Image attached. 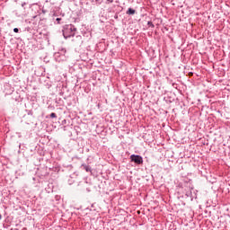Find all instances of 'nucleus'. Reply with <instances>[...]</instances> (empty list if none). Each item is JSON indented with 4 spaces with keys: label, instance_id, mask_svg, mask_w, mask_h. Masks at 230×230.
Segmentation results:
<instances>
[{
    "label": "nucleus",
    "instance_id": "nucleus-1",
    "mask_svg": "<svg viewBox=\"0 0 230 230\" xmlns=\"http://www.w3.org/2000/svg\"><path fill=\"white\" fill-rule=\"evenodd\" d=\"M130 159L133 163H136V164H143V157L139 155H132Z\"/></svg>",
    "mask_w": 230,
    "mask_h": 230
},
{
    "label": "nucleus",
    "instance_id": "nucleus-2",
    "mask_svg": "<svg viewBox=\"0 0 230 230\" xmlns=\"http://www.w3.org/2000/svg\"><path fill=\"white\" fill-rule=\"evenodd\" d=\"M127 13L128 15H134V13H136V10L132 9V8H129L128 11H127Z\"/></svg>",
    "mask_w": 230,
    "mask_h": 230
},
{
    "label": "nucleus",
    "instance_id": "nucleus-3",
    "mask_svg": "<svg viewBox=\"0 0 230 230\" xmlns=\"http://www.w3.org/2000/svg\"><path fill=\"white\" fill-rule=\"evenodd\" d=\"M50 118H57V114L56 113H51Z\"/></svg>",
    "mask_w": 230,
    "mask_h": 230
},
{
    "label": "nucleus",
    "instance_id": "nucleus-4",
    "mask_svg": "<svg viewBox=\"0 0 230 230\" xmlns=\"http://www.w3.org/2000/svg\"><path fill=\"white\" fill-rule=\"evenodd\" d=\"M13 31H14V33H19V29L18 28H14Z\"/></svg>",
    "mask_w": 230,
    "mask_h": 230
},
{
    "label": "nucleus",
    "instance_id": "nucleus-5",
    "mask_svg": "<svg viewBox=\"0 0 230 230\" xmlns=\"http://www.w3.org/2000/svg\"><path fill=\"white\" fill-rule=\"evenodd\" d=\"M57 21H58V22H60V21H62V19L57 18Z\"/></svg>",
    "mask_w": 230,
    "mask_h": 230
},
{
    "label": "nucleus",
    "instance_id": "nucleus-6",
    "mask_svg": "<svg viewBox=\"0 0 230 230\" xmlns=\"http://www.w3.org/2000/svg\"><path fill=\"white\" fill-rule=\"evenodd\" d=\"M109 3H113L114 0H107Z\"/></svg>",
    "mask_w": 230,
    "mask_h": 230
},
{
    "label": "nucleus",
    "instance_id": "nucleus-7",
    "mask_svg": "<svg viewBox=\"0 0 230 230\" xmlns=\"http://www.w3.org/2000/svg\"><path fill=\"white\" fill-rule=\"evenodd\" d=\"M148 24H149V25H151V24H152V22H148Z\"/></svg>",
    "mask_w": 230,
    "mask_h": 230
},
{
    "label": "nucleus",
    "instance_id": "nucleus-8",
    "mask_svg": "<svg viewBox=\"0 0 230 230\" xmlns=\"http://www.w3.org/2000/svg\"><path fill=\"white\" fill-rule=\"evenodd\" d=\"M0 218H1V215H0Z\"/></svg>",
    "mask_w": 230,
    "mask_h": 230
}]
</instances>
